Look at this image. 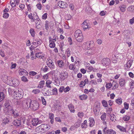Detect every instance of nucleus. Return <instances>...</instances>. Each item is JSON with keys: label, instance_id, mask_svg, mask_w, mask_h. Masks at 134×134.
<instances>
[{"label": "nucleus", "instance_id": "1", "mask_svg": "<svg viewBox=\"0 0 134 134\" xmlns=\"http://www.w3.org/2000/svg\"><path fill=\"white\" fill-rule=\"evenodd\" d=\"M51 128L50 126L47 124H43L37 127L36 129L37 133H43L46 132L49 130Z\"/></svg>", "mask_w": 134, "mask_h": 134}, {"label": "nucleus", "instance_id": "2", "mask_svg": "<svg viewBox=\"0 0 134 134\" xmlns=\"http://www.w3.org/2000/svg\"><path fill=\"white\" fill-rule=\"evenodd\" d=\"M39 104L38 102L34 100H31L30 102V108L34 110H37L39 107Z\"/></svg>", "mask_w": 134, "mask_h": 134}, {"label": "nucleus", "instance_id": "3", "mask_svg": "<svg viewBox=\"0 0 134 134\" xmlns=\"http://www.w3.org/2000/svg\"><path fill=\"white\" fill-rule=\"evenodd\" d=\"M82 27L84 31L87 29H89L90 28V25L87 20H85L81 24Z\"/></svg>", "mask_w": 134, "mask_h": 134}, {"label": "nucleus", "instance_id": "4", "mask_svg": "<svg viewBox=\"0 0 134 134\" xmlns=\"http://www.w3.org/2000/svg\"><path fill=\"white\" fill-rule=\"evenodd\" d=\"M31 101L30 99L29 101L24 100L23 101L22 105L24 109H27L30 107Z\"/></svg>", "mask_w": 134, "mask_h": 134}, {"label": "nucleus", "instance_id": "5", "mask_svg": "<svg viewBox=\"0 0 134 134\" xmlns=\"http://www.w3.org/2000/svg\"><path fill=\"white\" fill-rule=\"evenodd\" d=\"M11 102L10 100L8 99H6L4 103V106L6 108H7L8 111L12 109V107L11 106Z\"/></svg>", "mask_w": 134, "mask_h": 134}, {"label": "nucleus", "instance_id": "6", "mask_svg": "<svg viewBox=\"0 0 134 134\" xmlns=\"http://www.w3.org/2000/svg\"><path fill=\"white\" fill-rule=\"evenodd\" d=\"M59 76L61 80L63 81L67 78L68 74L66 72L63 71L60 73Z\"/></svg>", "mask_w": 134, "mask_h": 134}, {"label": "nucleus", "instance_id": "7", "mask_svg": "<svg viewBox=\"0 0 134 134\" xmlns=\"http://www.w3.org/2000/svg\"><path fill=\"white\" fill-rule=\"evenodd\" d=\"M102 64L103 65L107 66L109 65L110 63V59L107 58H103L101 61Z\"/></svg>", "mask_w": 134, "mask_h": 134}, {"label": "nucleus", "instance_id": "8", "mask_svg": "<svg viewBox=\"0 0 134 134\" xmlns=\"http://www.w3.org/2000/svg\"><path fill=\"white\" fill-rule=\"evenodd\" d=\"M32 124L33 126H36L38 124L42 123V120H39L38 119H34L31 120Z\"/></svg>", "mask_w": 134, "mask_h": 134}, {"label": "nucleus", "instance_id": "9", "mask_svg": "<svg viewBox=\"0 0 134 134\" xmlns=\"http://www.w3.org/2000/svg\"><path fill=\"white\" fill-rule=\"evenodd\" d=\"M133 59L129 60L125 65V69L127 70L129 69L132 65L133 62Z\"/></svg>", "mask_w": 134, "mask_h": 134}, {"label": "nucleus", "instance_id": "10", "mask_svg": "<svg viewBox=\"0 0 134 134\" xmlns=\"http://www.w3.org/2000/svg\"><path fill=\"white\" fill-rule=\"evenodd\" d=\"M58 4L61 8H65L66 7L67 4L65 2L62 1H59L58 2Z\"/></svg>", "mask_w": 134, "mask_h": 134}, {"label": "nucleus", "instance_id": "11", "mask_svg": "<svg viewBox=\"0 0 134 134\" xmlns=\"http://www.w3.org/2000/svg\"><path fill=\"white\" fill-rule=\"evenodd\" d=\"M80 35L81 36H82V32L81 31L79 30H76L75 32L74 36L75 38L78 37H80Z\"/></svg>", "mask_w": 134, "mask_h": 134}, {"label": "nucleus", "instance_id": "12", "mask_svg": "<svg viewBox=\"0 0 134 134\" xmlns=\"http://www.w3.org/2000/svg\"><path fill=\"white\" fill-rule=\"evenodd\" d=\"M48 66L50 68L53 69L54 68V64L51 60H49L47 62Z\"/></svg>", "mask_w": 134, "mask_h": 134}, {"label": "nucleus", "instance_id": "13", "mask_svg": "<svg viewBox=\"0 0 134 134\" xmlns=\"http://www.w3.org/2000/svg\"><path fill=\"white\" fill-rule=\"evenodd\" d=\"M19 73L20 75H26L28 74V73L27 71L23 69H20L19 70Z\"/></svg>", "mask_w": 134, "mask_h": 134}, {"label": "nucleus", "instance_id": "14", "mask_svg": "<svg viewBox=\"0 0 134 134\" xmlns=\"http://www.w3.org/2000/svg\"><path fill=\"white\" fill-rule=\"evenodd\" d=\"M13 123L14 125L16 126H19L21 125V120L20 119L15 120L13 121Z\"/></svg>", "mask_w": 134, "mask_h": 134}, {"label": "nucleus", "instance_id": "15", "mask_svg": "<svg viewBox=\"0 0 134 134\" xmlns=\"http://www.w3.org/2000/svg\"><path fill=\"white\" fill-rule=\"evenodd\" d=\"M19 84V82L18 80L16 79H13L12 81V85L11 86L14 87L18 86Z\"/></svg>", "mask_w": 134, "mask_h": 134}, {"label": "nucleus", "instance_id": "16", "mask_svg": "<svg viewBox=\"0 0 134 134\" xmlns=\"http://www.w3.org/2000/svg\"><path fill=\"white\" fill-rule=\"evenodd\" d=\"M9 122V119L7 118H5L3 120V122L2 123L1 125L3 127H4L5 125Z\"/></svg>", "mask_w": 134, "mask_h": 134}, {"label": "nucleus", "instance_id": "17", "mask_svg": "<svg viewBox=\"0 0 134 134\" xmlns=\"http://www.w3.org/2000/svg\"><path fill=\"white\" fill-rule=\"evenodd\" d=\"M119 85L121 87H123L125 85L126 83V81L124 79H120L119 81Z\"/></svg>", "mask_w": 134, "mask_h": 134}, {"label": "nucleus", "instance_id": "18", "mask_svg": "<svg viewBox=\"0 0 134 134\" xmlns=\"http://www.w3.org/2000/svg\"><path fill=\"white\" fill-rule=\"evenodd\" d=\"M7 83L10 85H12V78L10 76H7Z\"/></svg>", "mask_w": 134, "mask_h": 134}, {"label": "nucleus", "instance_id": "19", "mask_svg": "<svg viewBox=\"0 0 134 134\" xmlns=\"http://www.w3.org/2000/svg\"><path fill=\"white\" fill-rule=\"evenodd\" d=\"M113 86L111 88V90H115L119 86L118 84L116 81H113Z\"/></svg>", "mask_w": 134, "mask_h": 134}, {"label": "nucleus", "instance_id": "20", "mask_svg": "<svg viewBox=\"0 0 134 134\" xmlns=\"http://www.w3.org/2000/svg\"><path fill=\"white\" fill-rule=\"evenodd\" d=\"M14 92L16 94V97H17V99H20L22 98V95L21 93H19V91H18V92L14 91ZM20 93H21V92H20Z\"/></svg>", "mask_w": 134, "mask_h": 134}, {"label": "nucleus", "instance_id": "21", "mask_svg": "<svg viewBox=\"0 0 134 134\" xmlns=\"http://www.w3.org/2000/svg\"><path fill=\"white\" fill-rule=\"evenodd\" d=\"M8 111L11 114H13L15 117H16L19 115L17 112L16 111H14L12 108L11 110H10Z\"/></svg>", "mask_w": 134, "mask_h": 134}, {"label": "nucleus", "instance_id": "22", "mask_svg": "<svg viewBox=\"0 0 134 134\" xmlns=\"http://www.w3.org/2000/svg\"><path fill=\"white\" fill-rule=\"evenodd\" d=\"M89 120L90 121V126L91 127H92L95 124L94 119L93 118H90L89 119Z\"/></svg>", "mask_w": 134, "mask_h": 134}, {"label": "nucleus", "instance_id": "23", "mask_svg": "<svg viewBox=\"0 0 134 134\" xmlns=\"http://www.w3.org/2000/svg\"><path fill=\"white\" fill-rule=\"evenodd\" d=\"M68 107L70 110V111L72 113H74L75 112L74 108L73 105L70 104L68 105Z\"/></svg>", "mask_w": 134, "mask_h": 134}, {"label": "nucleus", "instance_id": "24", "mask_svg": "<svg viewBox=\"0 0 134 134\" xmlns=\"http://www.w3.org/2000/svg\"><path fill=\"white\" fill-rule=\"evenodd\" d=\"M126 8V5L125 4H122L119 7L120 11L122 12H124Z\"/></svg>", "mask_w": 134, "mask_h": 134}, {"label": "nucleus", "instance_id": "25", "mask_svg": "<svg viewBox=\"0 0 134 134\" xmlns=\"http://www.w3.org/2000/svg\"><path fill=\"white\" fill-rule=\"evenodd\" d=\"M116 127L121 131L125 132L126 131V129L124 127L121 126L119 125H117Z\"/></svg>", "mask_w": 134, "mask_h": 134}, {"label": "nucleus", "instance_id": "26", "mask_svg": "<svg viewBox=\"0 0 134 134\" xmlns=\"http://www.w3.org/2000/svg\"><path fill=\"white\" fill-rule=\"evenodd\" d=\"M44 85V81H41L39 82L37 87L38 88H42L43 87Z\"/></svg>", "mask_w": 134, "mask_h": 134}, {"label": "nucleus", "instance_id": "27", "mask_svg": "<svg viewBox=\"0 0 134 134\" xmlns=\"http://www.w3.org/2000/svg\"><path fill=\"white\" fill-rule=\"evenodd\" d=\"M36 57L35 58V59H36V57L40 58H43L44 57V56L42 55V53L41 52H39L36 53Z\"/></svg>", "mask_w": 134, "mask_h": 134}, {"label": "nucleus", "instance_id": "28", "mask_svg": "<svg viewBox=\"0 0 134 134\" xmlns=\"http://www.w3.org/2000/svg\"><path fill=\"white\" fill-rule=\"evenodd\" d=\"M79 98L81 100H86L87 99V96L86 94H83L80 96L79 97Z\"/></svg>", "mask_w": 134, "mask_h": 134}, {"label": "nucleus", "instance_id": "29", "mask_svg": "<svg viewBox=\"0 0 134 134\" xmlns=\"http://www.w3.org/2000/svg\"><path fill=\"white\" fill-rule=\"evenodd\" d=\"M59 67L60 68L62 67L64 65V63L63 61L59 60L57 61Z\"/></svg>", "mask_w": 134, "mask_h": 134}, {"label": "nucleus", "instance_id": "30", "mask_svg": "<svg viewBox=\"0 0 134 134\" xmlns=\"http://www.w3.org/2000/svg\"><path fill=\"white\" fill-rule=\"evenodd\" d=\"M116 132L113 129H108L107 131V134H116Z\"/></svg>", "mask_w": 134, "mask_h": 134}, {"label": "nucleus", "instance_id": "31", "mask_svg": "<svg viewBox=\"0 0 134 134\" xmlns=\"http://www.w3.org/2000/svg\"><path fill=\"white\" fill-rule=\"evenodd\" d=\"M87 126V121L86 120H85L83 122L82 124L81 127L82 128H86Z\"/></svg>", "mask_w": 134, "mask_h": 134}, {"label": "nucleus", "instance_id": "32", "mask_svg": "<svg viewBox=\"0 0 134 134\" xmlns=\"http://www.w3.org/2000/svg\"><path fill=\"white\" fill-rule=\"evenodd\" d=\"M110 120L112 121L115 122L116 121V117L114 114H110Z\"/></svg>", "mask_w": 134, "mask_h": 134}, {"label": "nucleus", "instance_id": "33", "mask_svg": "<svg viewBox=\"0 0 134 134\" xmlns=\"http://www.w3.org/2000/svg\"><path fill=\"white\" fill-rule=\"evenodd\" d=\"M50 43L49 45V46L51 48H54L55 46V44L54 43V41H49V42Z\"/></svg>", "mask_w": 134, "mask_h": 134}, {"label": "nucleus", "instance_id": "34", "mask_svg": "<svg viewBox=\"0 0 134 134\" xmlns=\"http://www.w3.org/2000/svg\"><path fill=\"white\" fill-rule=\"evenodd\" d=\"M90 42H87L85 43L86 44V45L87 47V49L88 50L90 49L91 48H92V46H91V45L92 44L90 43Z\"/></svg>", "mask_w": 134, "mask_h": 134}, {"label": "nucleus", "instance_id": "35", "mask_svg": "<svg viewBox=\"0 0 134 134\" xmlns=\"http://www.w3.org/2000/svg\"><path fill=\"white\" fill-rule=\"evenodd\" d=\"M5 97L4 94L3 92H0V102L2 101Z\"/></svg>", "mask_w": 134, "mask_h": 134}, {"label": "nucleus", "instance_id": "36", "mask_svg": "<svg viewBox=\"0 0 134 134\" xmlns=\"http://www.w3.org/2000/svg\"><path fill=\"white\" fill-rule=\"evenodd\" d=\"M52 81L49 80H47L46 82V86L50 88L51 87V86L50 84L51 83Z\"/></svg>", "mask_w": 134, "mask_h": 134}, {"label": "nucleus", "instance_id": "37", "mask_svg": "<svg viewBox=\"0 0 134 134\" xmlns=\"http://www.w3.org/2000/svg\"><path fill=\"white\" fill-rule=\"evenodd\" d=\"M134 6L133 5H131L129 7L127 8L128 11L130 12H134Z\"/></svg>", "mask_w": 134, "mask_h": 134}, {"label": "nucleus", "instance_id": "38", "mask_svg": "<svg viewBox=\"0 0 134 134\" xmlns=\"http://www.w3.org/2000/svg\"><path fill=\"white\" fill-rule=\"evenodd\" d=\"M83 38V35L81 36V35H80V37L79 36L75 39L78 42H80L82 41Z\"/></svg>", "mask_w": 134, "mask_h": 134}, {"label": "nucleus", "instance_id": "39", "mask_svg": "<svg viewBox=\"0 0 134 134\" xmlns=\"http://www.w3.org/2000/svg\"><path fill=\"white\" fill-rule=\"evenodd\" d=\"M52 94L56 95L58 94V90L57 88H55L52 90Z\"/></svg>", "mask_w": 134, "mask_h": 134}, {"label": "nucleus", "instance_id": "40", "mask_svg": "<svg viewBox=\"0 0 134 134\" xmlns=\"http://www.w3.org/2000/svg\"><path fill=\"white\" fill-rule=\"evenodd\" d=\"M106 115L105 113H104L101 116V118L102 121L105 120L106 119Z\"/></svg>", "mask_w": 134, "mask_h": 134}, {"label": "nucleus", "instance_id": "41", "mask_svg": "<svg viewBox=\"0 0 134 134\" xmlns=\"http://www.w3.org/2000/svg\"><path fill=\"white\" fill-rule=\"evenodd\" d=\"M30 32L32 36L33 37H34L35 32L34 29H31L30 30Z\"/></svg>", "mask_w": 134, "mask_h": 134}, {"label": "nucleus", "instance_id": "42", "mask_svg": "<svg viewBox=\"0 0 134 134\" xmlns=\"http://www.w3.org/2000/svg\"><path fill=\"white\" fill-rule=\"evenodd\" d=\"M35 20H36V21H35L36 24H40L41 23V20L39 18V17L38 16H37V17L36 19H35Z\"/></svg>", "mask_w": 134, "mask_h": 134}, {"label": "nucleus", "instance_id": "43", "mask_svg": "<svg viewBox=\"0 0 134 134\" xmlns=\"http://www.w3.org/2000/svg\"><path fill=\"white\" fill-rule=\"evenodd\" d=\"M122 99L121 98H120L119 99L118 98V99H116V103L120 105L122 103Z\"/></svg>", "mask_w": 134, "mask_h": 134}, {"label": "nucleus", "instance_id": "44", "mask_svg": "<svg viewBox=\"0 0 134 134\" xmlns=\"http://www.w3.org/2000/svg\"><path fill=\"white\" fill-rule=\"evenodd\" d=\"M81 123V121H79L75 122L74 125V127L76 128L80 126Z\"/></svg>", "mask_w": 134, "mask_h": 134}, {"label": "nucleus", "instance_id": "45", "mask_svg": "<svg viewBox=\"0 0 134 134\" xmlns=\"http://www.w3.org/2000/svg\"><path fill=\"white\" fill-rule=\"evenodd\" d=\"M102 103L103 106L105 107H107L108 104L107 102L105 100H103L102 101Z\"/></svg>", "mask_w": 134, "mask_h": 134}, {"label": "nucleus", "instance_id": "46", "mask_svg": "<svg viewBox=\"0 0 134 134\" xmlns=\"http://www.w3.org/2000/svg\"><path fill=\"white\" fill-rule=\"evenodd\" d=\"M75 65L73 64H70L69 67L70 69L71 70H74L75 69Z\"/></svg>", "mask_w": 134, "mask_h": 134}, {"label": "nucleus", "instance_id": "47", "mask_svg": "<svg viewBox=\"0 0 134 134\" xmlns=\"http://www.w3.org/2000/svg\"><path fill=\"white\" fill-rule=\"evenodd\" d=\"M46 23L45 24V29L47 31H48L49 29L48 27V24L49 22L47 20L45 22Z\"/></svg>", "mask_w": 134, "mask_h": 134}, {"label": "nucleus", "instance_id": "48", "mask_svg": "<svg viewBox=\"0 0 134 134\" xmlns=\"http://www.w3.org/2000/svg\"><path fill=\"white\" fill-rule=\"evenodd\" d=\"M130 117L129 116L125 115L123 118L124 120L125 121H128L130 119Z\"/></svg>", "mask_w": 134, "mask_h": 134}, {"label": "nucleus", "instance_id": "49", "mask_svg": "<svg viewBox=\"0 0 134 134\" xmlns=\"http://www.w3.org/2000/svg\"><path fill=\"white\" fill-rule=\"evenodd\" d=\"M113 86V83H109L106 85V87L108 88H110Z\"/></svg>", "mask_w": 134, "mask_h": 134}, {"label": "nucleus", "instance_id": "50", "mask_svg": "<svg viewBox=\"0 0 134 134\" xmlns=\"http://www.w3.org/2000/svg\"><path fill=\"white\" fill-rule=\"evenodd\" d=\"M77 115L79 117L82 118L84 114L82 112H79L78 113Z\"/></svg>", "mask_w": 134, "mask_h": 134}, {"label": "nucleus", "instance_id": "51", "mask_svg": "<svg viewBox=\"0 0 134 134\" xmlns=\"http://www.w3.org/2000/svg\"><path fill=\"white\" fill-rule=\"evenodd\" d=\"M93 111L96 115L97 114V113H98L99 111V109L96 108H94Z\"/></svg>", "mask_w": 134, "mask_h": 134}, {"label": "nucleus", "instance_id": "52", "mask_svg": "<svg viewBox=\"0 0 134 134\" xmlns=\"http://www.w3.org/2000/svg\"><path fill=\"white\" fill-rule=\"evenodd\" d=\"M71 16L69 14H67L65 16V19L67 20H70L71 18Z\"/></svg>", "mask_w": 134, "mask_h": 134}, {"label": "nucleus", "instance_id": "53", "mask_svg": "<svg viewBox=\"0 0 134 134\" xmlns=\"http://www.w3.org/2000/svg\"><path fill=\"white\" fill-rule=\"evenodd\" d=\"M32 92L35 94H37L41 92L40 90L38 89H35L33 90Z\"/></svg>", "mask_w": 134, "mask_h": 134}, {"label": "nucleus", "instance_id": "54", "mask_svg": "<svg viewBox=\"0 0 134 134\" xmlns=\"http://www.w3.org/2000/svg\"><path fill=\"white\" fill-rule=\"evenodd\" d=\"M85 83L84 82L82 81H81L80 84H79V86L83 88L85 86Z\"/></svg>", "mask_w": 134, "mask_h": 134}, {"label": "nucleus", "instance_id": "55", "mask_svg": "<svg viewBox=\"0 0 134 134\" xmlns=\"http://www.w3.org/2000/svg\"><path fill=\"white\" fill-rule=\"evenodd\" d=\"M41 99L42 100L43 104L46 105V100L44 99V98L43 97H41Z\"/></svg>", "mask_w": 134, "mask_h": 134}, {"label": "nucleus", "instance_id": "56", "mask_svg": "<svg viewBox=\"0 0 134 134\" xmlns=\"http://www.w3.org/2000/svg\"><path fill=\"white\" fill-rule=\"evenodd\" d=\"M15 1L14 0H11L10 1V3L11 4V5L12 7H15L16 6V4L14 3Z\"/></svg>", "mask_w": 134, "mask_h": 134}, {"label": "nucleus", "instance_id": "57", "mask_svg": "<svg viewBox=\"0 0 134 134\" xmlns=\"http://www.w3.org/2000/svg\"><path fill=\"white\" fill-rule=\"evenodd\" d=\"M41 41H39L36 42H33L32 43L33 45H35L36 44H37L38 45L41 44Z\"/></svg>", "mask_w": 134, "mask_h": 134}, {"label": "nucleus", "instance_id": "58", "mask_svg": "<svg viewBox=\"0 0 134 134\" xmlns=\"http://www.w3.org/2000/svg\"><path fill=\"white\" fill-rule=\"evenodd\" d=\"M21 10H23L25 7V5L23 4H20L19 6Z\"/></svg>", "mask_w": 134, "mask_h": 134}, {"label": "nucleus", "instance_id": "59", "mask_svg": "<svg viewBox=\"0 0 134 134\" xmlns=\"http://www.w3.org/2000/svg\"><path fill=\"white\" fill-rule=\"evenodd\" d=\"M124 105L125 108L127 110L129 108V104L126 102H125L124 103Z\"/></svg>", "mask_w": 134, "mask_h": 134}, {"label": "nucleus", "instance_id": "60", "mask_svg": "<svg viewBox=\"0 0 134 134\" xmlns=\"http://www.w3.org/2000/svg\"><path fill=\"white\" fill-rule=\"evenodd\" d=\"M29 74L30 75L34 76L37 74V73L34 71H31L29 72Z\"/></svg>", "mask_w": 134, "mask_h": 134}, {"label": "nucleus", "instance_id": "61", "mask_svg": "<svg viewBox=\"0 0 134 134\" xmlns=\"http://www.w3.org/2000/svg\"><path fill=\"white\" fill-rule=\"evenodd\" d=\"M21 80L25 82H27L28 81L27 79L25 76H23L22 77Z\"/></svg>", "mask_w": 134, "mask_h": 134}, {"label": "nucleus", "instance_id": "62", "mask_svg": "<svg viewBox=\"0 0 134 134\" xmlns=\"http://www.w3.org/2000/svg\"><path fill=\"white\" fill-rule=\"evenodd\" d=\"M112 110V109L111 107L108 108H107V110L108 112V113L109 114L111 113Z\"/></svg>", "mask_w": 134, "mask_h": 134}, {"label": "nucleus", "instance_id": "63", "mask_svg": "<svg viewBox=\"0 0 134 134\" xmlns=\"http://www.w3.org/2000/svg\"><path fill=\"white\" fill-rule=\"evenodd\" d=\"M9 15L8 13H5L3 15V17L5 18H7L8 17Z\"/></svg>", "mask_w": 134, "mask_h": 134}, {"label": "nucleus", "instance_id": "64", "mask_svg": "<svg viewBox=\"0 0 134 134\" xmlns=\"http://www.w3.org/2000/svg\"><path fill=\"white\" fill-rule=\"evenodd\" d=\"M70 90V88L69 87L67 86L65 88L64 87V92H66L69 91Z\"/></svg>", "mask_w": 134, "mask_h": 134}]
</instances>
